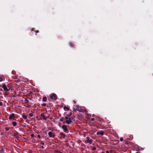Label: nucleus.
I'll list each match as a JSON object with an SVG mask.
<instances>
[{"label": "nucleus", "instance_id": "1", "mask_svg": "<svg viewBox=\"0 0 153 153\" xmlns=\"http://www.w3.org/2000/svg\"><path fill=\"white\" fill-rule=\"evenodd\" d=\"M62 128L63 129V131L66 133L69 132V131L67 128V126L66 125H63L62 126Z\"/></svg>", "mask_w": 153, "mask_h": 153}, {"label": "nucleus", "instance_id": "2", "mask_svg": "<svg viewBox=\"0 0 153 153\" xmlns=\"http://www.w3.org/2000/svg\"><path fill=\"white\" fill-rule=\"evenodd\" d=\"M25 103L26 104L27 106H26V107L27 108H29L30 107V103L29 102L27 98H26L25 100Z\"/></svg>", "mask_w": 153, "mask_h": 153}, {"label": "nucleus", "instance_id": "3", "mask_svg": "<svg viewBox=\"0 0 153 153\" xmlns=\"http://www.w3.org/2000/svg\"><path fill=\"white\" fill-rule=\"evenodd\" d=\"M50 98L54 100H56L57 99V96L56 94L53 93L51 96Z\"/></svg>", "mask_w": 153, "mask_h": 153}, {"label": "nucleus", "instance_id": "4", "mask_svg": "<svg viewBox=\"0 0 153 153\" xmlns=\"http://www.w3.org/2000/svg\"><path fill=\"white\" fill-rule=\"evenodd\" d=\"M2 87L3 88L4 91L6 92L10 90V88H8L6 85L5 84H3L2 85Z\"/></svg>", "mask_w": 153, "mask_h": 153}, {"label": "nucleus", "instance_id": "5", "mask_svg": "<svg viewBox=\"0 0 153 153\" xmlns=\"http://www.w3.org/2000/svg\"><path fill=\"white\" fill-rule=\"evenodd\" d=\"M48 134L50 137L54 138L55 137L54 133L51 131H49L48 133Z\"/></svg>", "mask_w": 153, "mask_h": 153}, {"label": "nucleus", "instance_id": "6", "mask_svg": "<svg viewBox=\"0 0 153 153\" xmlns=\"http://www.w3.org/2000/svg\"><path fill=\"white\" fill-rule=\"evenodd\" d=\"M19 135V133L16 131H15L13 133V136L15 137L16 138L18 139L19 137L18 136Z\"/></svg>", "mask_w": 153, "mask_h": 153}, {"label": "nucleus", "instance_id": "7", "mask_svg": "<svg viewBox=\"0 0 153 153\" xmlns=\"http://www.w3.org/2000/svg\"><path fill=\"white\" fill-rule=\"evenodd\" d=\"M15 114L14 113L11 114L9 116V119L10 120H14V117H15Z\"/></svg>", "mask_w": 153, "mask_h": 153}, {"label": "nucleus", "instance_id": "8", "mask_svg": "<svg viewBox=\"0 0 153 153\" xmlns=\"http://www.w3.org/2000/svg\"><path fill=\"white\" fill-rule=\"evenodd\" d=\"M65 122L68 124H70L72 122L71 118L70 117L68 120H66Z\"/></svg>", "mask_w": 153, "mask_h": 153}, {"label": "nucleus", "instance_id": "9", "mask_svg": "<svg viewBox=\"0 0 153 153\" xmlns=\"http://www.w3.org/2000/svg\"><path fill=\"white\" fill-rule=\"evenodd\" d=\"M97 134L98 135H103L104 134V132L102 131H100L97 132Z\"/></svg>", "mask_w": 153, "mask_h": 153}, {"label": "nucleus", "instance_id": "10", "mask_svg": "<svg viewBox=\"0 0 153 153\" xmlns=\"http://www.w3.org/2000/svg\"><path fill=\"white\" fill-rule=\"evenodd\" d=\"M76 110L77 111H79V112H82V110L81 109L80 106L77 105Z\"/></svg>", "mask_w": 153, "mask_h": 153}, {"label": "nucleus", "instance_id": "11", "mask_svg": "<svg viewBox=\"0 0 153 153\" xmlns=\"http://www.w3.org/2000/svg\"><path fill=\"white\" fill-rule=\"evenodd\" d=\"M40 116L42 117L43 119L45 120H47V118L46 117L43 113H42L40 115Z\"/></svg>", "mask_w": 153, "mask_h": 153}, {"label": "nucleus", "instance_id": "12", "mask_svg": "<svg viewBox=\"0 0 153 153\" xmlns=\"http://www.w3.org/2000/svg\"><path fill=\"white\" fill-rule=\"evenodd\" d=\"M0 152L1 153H5L4 150L2 148H0Z\"/></svg>", "mask_w": 153, "mask_h": 153}, {"label": "nucleus", "instance_id": "13", "mask_svg": "<svg viewBox=\"0 0 153 153\" xmlns=\"http://www.w3.org/2000/svg\"><path fill=\"white\" fill-rule=\"evenodd\" d=\"M53 152V153H63L58 150H54Z\"/></svg>", "mask_w": 153, "mask_h": 153}, {"label": "nucleus", "instance_id": "14", "mask_svg": "<svg viewBox=\"0 0 153 153\" xmlns=\"http://www.w3.org/2000/svg\"><path fill=\"white\" fill-rule=\"evenodd\" d=\"M12 124L13 126H16L17 125V123L14 121L12 122Z\"/></svg>", "mask_w": 153, "mask_h": 153}, {"label": "nucleus", "instance_id": "15", "mask_svg": "<svg viewBox=\"0 0 153 153\" xmlns=\"http://www.w3.org/2000/svg\"><path fill=\"white\" fill-rule=\"evenodd\" d=\"M86 138L87 140L85 141V143H88V141L90 139V137H89L88 136L86 137Z\"/></svg>", "mask_w": 153, "mask_h": 153}, {"label": "nucleus", "instance_id": "16", "mask_svg": "<svg viewBox=\"0 0 153 153\" xmlns=\"http://www.w3.org/2000/svg\"><path fill=\"white\" fill-rule=\"evenodd\" d=\"M33 93V92L32 91H30V93H29V94H28V96H29V97H31V98H32V96H31V94Z\"/></svg>", "mask_w": 153, "mask_h": 153}, {"label": "nucleus", "instance_id": "17", "mask_svg": "<svg viewBox=\"0 0 153 153\" xmlns=\"http://www.w3.org/2000/svg\"><path fill=\"white\" fill-rule=\"evenodd\" d=\"M63 108L64 110L66 109L68 111L69 110V108L68 107L65 106H64Z\"/></svg>", "mask_w": 153, "mask_h": 153}, {"label": "nucleus", "instance_id": "18", "mask_svg": "<svg viewBox=\"0 0 153 153\" xmlns=\"http://www.w3.org/2000/svg\"><path fill=\"white\" fill-rule=\"evenodd\" d=\"M42 101L43 102H46L47 101V97H44L43 98Z\"/></svg>", "mask_w": 153, "mask_h": 153}, {"label": "nucleus", "instance_id": "19", "mask_svg": "<svg viewBox=\"0 0 153 153\" xmlns=\"http://www.w3.org/2000/svg\"><path fill=\"white\" fill-rule=\"evenodd\" d=\"M60 134L63 137H64L65 136V134L62 132L60 133Z\"/></svg>", "mask_w": 153, "mask_h": 153}, {"label": "nucleus", "instance_id": "20", "mask_svg": "<svg viewBox=\"0 0 153 153\" xmlns=\"http://www.w3.org/2000/svg\"><path fill=\"white\" fill-rule=\"evenodd\" d=\"M22 117L24 119H26L27 118V116L25 114H23L22 116Z\"/></svg>", "mask_w": 153, "mask_h": 153}, {"label": "nucleus", "instance_id": "21", "mask_svg": "<svg viewBox=\"0 0 153 153\" xmlns=\"http://www.w3.org/2000/svg\"><path fill=\"white\" fill-rule=\"evenodd\" d=\"M92 141H93V140H92V139H91L90 140L89 139L88 143H89V144H91L92 143Z\"/></svg>", "mask_w": 153, "mask_h": 153}, {"label": "nucleus", "instance_id": "22", "mask_svg": "<svg viewBox=\"0 0 153 153\" xmlns=\"http://www.w3.org/2000/svg\"><path fill=\"white\" fill-rule=\"evenodd\" d=\"M72 114V113L71 112H70L67 115V116L69 117H71V116Z\"/></svg>", "mask_w": 153, "mask_h": 153}, {"label": "nucleus", "instance_id": "23", "mask_svg": "<svg viewBox=\"0 0 153 153\" xmlns=\"http://www.w3.org/2000/svg\"><path fill=\"white\" fill-rule=\"evenodd\" d=\"M70 118V117H69L67 116L65 117V119L66 120H68V119Z\"/></svg>", "mask_w": 153, "mask_h": 153}, {"label": "nucleus", "instance_id": "24", "mask_svg": "<svg viewBox=\"0 0 153 153\" xmlns=\"http://www.w3.org/2000/svg\"><path fill=\"white\" fill-rule=\"evenodd\" d=\"M9 129V128L7 127H6L5 128V130L6 131H7Z\"/></svg>", "mask_w": 153, "mask_h": 153}, {"label": "nucleus", "instance_id": "25", "mask_svg": "<svg viewBox=\"0 0 153 153\" xmlns=\"http://www.w3.org/2000/svg\"><path fill=\"white\" fill-rule=\"evenodd\" d=\"M91 150H96V148L95 147H93Z\"/></svg>", "mask_w": 153, "mask_h": 153}, {"label": "nucleus", "instance_id": "26", "mask_svg": "<svg viewBox=\"0 0 153 153\" xmlns=\"http://www.w3.org/2000/svg\"><path fill=\"white\" fill-rule=\"evenodd\" d=\"M16 82H21V80L19 79H17V80H16Z\"/></svg>", "mask_w": 153, "mask_h": 153}, {"label": "nucleus", "instance_id": "27", "mask_svg": "<svg viewBox=\"0 0 153 153\" xmlns=\"http://www.w3.org/2000/svg\"><path fill=\"white\" fill-rule=\"evenodd\" d=\"M123 139L122 137H121L120 138V141H123Z\"/></svg>", "mask_w": 153, "mask_h": 153}, {"label": "nucleus", "instance_id": "28", "mask_svg": "<svg viewBox=\"0 0 153 153\" xmlns=\"http://www.w3.org/2000/svg\"><path fill=\"white\" fill-rule=\"evenodd\" d=\"M29 116L30 117H32L33 116V114L32 113H30L29 114Z\"/></svg>", "mask_w": 153, "mask_h": 153}, {"label": "nucleus", "instance_id": "29", "mask_svg": "<svg viewBox=\"0 0 153 153\" xmlns=\"http://www.w3.org/2000/svg\"><path fill=\"white\" fill-rule=\"evenodd\" d=\"M64 118L63 117H62V118H61L60 120V121H63L64 120Z\"/></svg>", "mask_w": 153, "mask_h": 153}, {"label": "nucleus", "instance_id": "30", "mask_svg": "<svg viewBox=\"0 0 153 153\" xmlns=\"http://www.w3.org/2000/svg\"><path fill=\"white\" fill-rule=\"evenodd\" d=\"M42 106H46V104L44 103L42 105Z\"/></svg>", "mask_w": 153, "mask_h": 153}, {"label": "nucleus", "instance_id": "31", "mask_svg": "<svg viewBox=\"0 0 153 153\" xmlns=\"http://www.w3.org/2000/svg\"><path fill=\"white\" fill-rule=\"evenodd\" d=\"M30 136L32 137H34V134H32L31 135H30Z\"/></svg>", "mask_w": 153, "mask_h": 153}, {"label": "nucleus", "instance_id": "32", "mask_svg": "<svg viewBox=\"0 0 153 153\" xmlns=\"http://www.w3.org/2000/svg\"><path fill=\"white\" fill-rule=\"evenodd\" d=\"M40 144L42 145H44L45 143L44 142H43L42 141H41V143Z\"/></svg>", "mask_w": 153, "mask_h": 153}, {"label": "nucleus", "instance_id": "33", "mask_svg": "<svg viewBox=\"0 0 153 153\" xmlns=\"http://www.w3.org/2000/svg\"><path fill=\"white\" fill-rule=\"evenodd\" d=\"M94 120H95V119L94 118H92L91 119V121H94Z\"/></svg>", "mask_w": 153, "mask_h": 153}, {"label": "nucleus", "instance_id": "34", "mask_svg": "<svg viewBox=\"0 0 153 153\" xmlns=\"http://www.w3.org/2000/svg\"><path fill=\"white\" fill-rule=\"evenodd\" d=\"M125 144H128V141H125Z\"/></svg>", "mask_w": 153, "mask_h": 153}, {"label": "nucleus", "instance_id": "35", "mask_svg": "<svg viewBox=\"0 0 153 153\" xmlns=\"http://www.w3.org/2000/svg\"><path fill=\"white\" fill-rule=\"evenodd\" d=\"M3 81V79L2 78L0 77V82H1Z\"/></svg>", "mask_w": 153, "mask_h": 153}, {"label": "nucleus", "instance_id": "36", "mask_svg": "<svg viewBox=\"0 0 153 153\" xmlns=\"http://www.w3.org/2000/svg\"><path fill=\"white\" fill-rule=\"evenodd\" d=\"M38 138H40H40H41V136H40V135L39 134V135H38Z\"/></svg>", "mask_w": 153, "mask_h": 153}, {"label": "nucleus", "instance_id": "37", "mask_svg": "<svg viewBox=\"0 0 153 153\" xmlns=\"http://www.w3.org/2000/svg\"><path fill=\"white\" fill-rule=\"evenodd\" d=\"M32 151L31 150H30L27 153H32Z\"/></svg>", "mask_w": 153, "mask_h": 153}, {"label": "nucleus", "instance_id": "38", "mask_svg": "<svg viewBox=\"0 0 153 153\" xmlns=\"http://www.w3.org/2000/svg\"><path fill=\"white\" fill-rule=\"evenodd\" d=\"M70 45H71V47H74V45L73 44H72L71 43Z\"/></svg>", "mask_w": 153, "mask_h": 153}, {"label": "nucleus", "instance_id": "39", "mask_svg": "<svg viewBox=\"0 0 153 153\" xmlns=\"http://www.w3.org/2000/svg\"><path fill=\"white\" fill-rule=\"evenodd\" d=\"M3 105L2 103L1 102H0V106H1Z\"/></svg>", "mask_w": 153, "mask_h": 153}, {"label": "nucleus", "instance_id": "40", "mask_svg": "<svg viewBox=\"0 0 153 153\" xmlns=\"http://www.w3.org/2000/svg\"><path fill=\"white\" fill-rule=\"evenodd\" d=\"M41 147L42 148V149H44L45 148L44 146H42Z\"/></svg>", "mask_w": 153, "mask_h": 153}, {"label": "nucleus", "instance_id": "41", "mask_svg": "<svg viewBox=\"0 0 153 153\" xmlns=\"http://www.w3.org/2000/svg\"><path fill=\"white\" fill-rule=\"evenodd\" d=\"M22 126L24 127H26V125H23Z\"/></svg>", "mask_w": 153, "mask_h": 153}, {"label": "nucleus", "instance_id": "42", "mask_svg": "<svg viewBox=\"0 0 153 153\" xmlns=\"http://www.w3.org/2000/svg\"><path fill=\"white\" fill-rule=\"evenodd\" d=\"M27 98V99H29V100H31V99L32 98H31H31Z\"/></svg>", "mask_w": 153, "mask_h": 153}, {"label": "nucleus", "instance_id": "43", "mask_svg": "<svg viewBox=\"0 0 153 153\" xmlns=\"http://www.w3.org/2000/svg\"><path fill=\"white\" fill-rule=\"evenodd\" d=\"M106 153H110L108 151H106Z\"/></svg>", "mask_w": 153, "mask_h": 153}, {"label": "nucleus", "instance_id": "44", "mask_svg": "<svg viewBox=\"0 0 153 153\" xmlns=\"http://www.w3.org/2000/svg\"><path fill=\"white\" fill-rule=\"evenodd\" d=\"M0 91H3V90H2V88H0Z\"/></svg>", "mask_w": 153, "mask_h": 153}, {"label": "nucleus", "instance_id": "45", "mask_svg": "<svg viewBox=\"0 0 153 153\" xmlns=\"http://www.w3.org/2000/svg\"><path fill=\"white\" fill-rule=\"evenodd\" d=\"M36 33H38L39 32V30H37L36 31Z\"/></svg>", "mask_w": 153, "mask_h": 153}, {"label": "nucleus", "instance_id": "46", "mask_svg": "<svg viewBox=\"0 0 153 153\" xmlns=\"http://www.w3.org/2000/svg\"><path fill=\"white\" fill-rule=\"evenodd\" d=\"M73 102H74V103H76V102H75L74 100H73Z\"/></svg>", "mask_w": 153, "mask_h": 153}, {"label": "nucleus", "instance_id": "47", "mask_svg": "<svg viewBox=\"0 0 153 153\" xmlns=\"http://www.w3.org/2000/svg\"><path fill=\"white\" fill-rule=\"evenodd\" d=\"M34 29H35L34 28H33L32 29V31H34Z\"/></svg>", "mask_w": 153, "mask_h": 153}, {"label": "nucleus", "instance_id": "48", "mask_svg": "<svg viewBox=\"0 0 153 153\" xmlns=\"http://www.w3.org/2000/svg\"><path fill=\"white\" fill-rule=\"evenodd\" d=\"M1 84H0V87L1 86Z\"/></svg>", "mask_w": 153, "mask_h": 153}, {"label": "nucleus", "instance_id": "49", "mask_svg": "<svg viewBox=\"0 0 153 153\" xmlns=\"http://www.w3.org/2000/svg\"><path fill=\"white\" fill-rule=\"evenodd\" d=\"M63 124H65V122H64L63 123Z\"/></svg>", "mask_w": 153, "mask_h": 153}, {"label": "nucleus", "instance_id": "50", "mask_svg": "<svg viewBox=\"0 0 153 153\" xmlns=\"http://www.w3.org/2000/svg\"><path fill=\"white\" fill-rule=\"evenodd\" d=\"M101 153H104V152H102Z\"/></svg>", "mask_w": 153, "mask_h": 153}, {"label": "nucleus", "instance_id": "51", "mask_svg": "<svg viewBox=\"0 0 153 153\" xmlns=\"http://www.w3.org/2000/svg\"><path fill=\"white\" fill-rule=\"evenodd\" d=\"M138 153V152H136V153Z\"/></svg>", "mask_w": 153, "mask_h": 153}]
</instances>
